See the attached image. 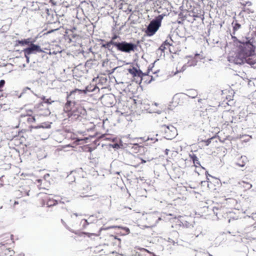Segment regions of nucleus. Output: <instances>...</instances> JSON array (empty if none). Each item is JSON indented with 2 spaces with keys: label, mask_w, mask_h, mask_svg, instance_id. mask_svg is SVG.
Returning a JSON list of instances; mask_svg holds the SVG:
<instances>
[{
  "label": "nucleus",
  "mask_w": 256,
  "mask_h": 256,
  "mask_svg": "<svg viewBox=\"0 0 256 256\" xmlns=\"http://www.w3.org/2000/svg\"><path fill=\"white\" fill-rule=\"evenodd\" d=\"M81 224H82V233L88 236H97L98 234L96 232H99L103 230L116 228L111 225L106 226L107 220L104 217L96 220L94 222H92L90 218H89L88 220H82Z\"/></svg>",
  "instance_id": "1"
},
{
  "label": "nucleus",
  "mask_w": 256,
  "mask_h": 256,
  "mask_svg": "<svg viewBox=\"0 0 256 256\" xmlns=\"http://www.w3.org/2000/svg\"><path fill=\"white\" fill-rule=\"evenodd\" d=\"M238 50L246 57L255 52L256 46L254 45V39L250 38H243L240 42Z\"/></svg>",
  "instance_id": "2"
},
{
  "label": "nucleus",
  "mask_w": 256,
  "mask_h": 256,
  "mask_svg": "<svg viewBox=\"0 0 256 256\" xmlns=\"http://www.w3.org/2000/svg\"><path fill=\"white\" fill-rule=\"evenodd\" d=\"M167 216H173L174 218L181 217V216L175 214H166V213L160 214L158 212H154L146 214V218L148 220V222L150 224V226H156L158 221L161 220L162 218H165Z\"/></svg>",
  "instance_id": "3"
},
{
  "label": "nucleus",
  "mask_w": 256,
  "mask_h": 256,
  "mask_svg": "<svg viewBox=\"0 0 256 256\" xmlns=\"http://www.w3.org/2000/svg\"><path fill=\"white\" fill-rule=\"evenodd\" d=\"M163 18V14H160L150 22L146 31L148 36H153L158 31L161 26L162 20Z\"/></svg>",
  "instance_id": "4"
},
{
  "label": "nucleus",
  "mask_w": 256,
  "mask_h": 256,
  "mask_svg": "<svg viewBox=\"0 0 256 256\" xmlns=\"http://www.w3.org/2000/svg\"><path fill=\"white\" fill-rule=\"evenodd\" d=\"M38 196L39 202L42 207L48 208L61 204L60 202H58L57 200L51 198L46 194H40Z\"/></svg>",
  "instance_id": "5"
},
{
  "label": "nucleus",
  "mask_w": 256,
  "mask_h": 256,
  "mask_svg": "<svg viewBox=\"0 0 256 256\" xmlns=\"http://www.w3.org/2000/svg\"><path fill=\"white\" fill-rule=\"evenodd\" d=\"M161 132L163 134L164 137L167 140H172L177 135V130L172 125H162Z\"/></svg>",
  "instance_id": "6"
},
{
  "label": "nucleus",
  "mask_w": 256,
  "mask_h": 256,
  "mask_svg": "<svg viewBox=\"0 0 256 256\" xmlns=\"http://www.w3.org/2000/svg\"><path fill=\"white\" fill-rule=\"evenodd\" d=\"M120 244L121 240L116 235L107 233V234L104 237V245L119 247Z\"/></svg>",
  "instance_id": "7"
},
{
  "label": "nucleus",
  "mask_w": 256,
  "mask_h": 256,
  "mask_svg": "<svg viewBox=\"0 0 256 256\" xmlns=\"http://www.w3.org/2000/svg\"><path fill=\"white\" fill-rule=\"evenodd\" d=\"M246 56L238 50L228 57V60L235 64H242L245 62Z\"/></svg>",
  "instance_id": "8"
},
{
  "label": "nucleus",
  "mask_w": 256,
  "mask_h": 256,
  "mask_svg": "<svg viewBox=\"0 0 256 256\" xmlns=\"http://www.w3.org/2000/svg\"><path fill=\"white\" fill-rule=\"evenodd\" d=\"M136 47L137 46L134 44L122 41L119 42L117 50L122 52L130 53L131 52H134Z\"/></svg>",
  "instance_id": "9"
},
{
  "label": "nucleus",
  "mask_w": 256,
  "mask_h": 256,
  "mask_svg": "<svg viewBox=\"0 0 256 256\" xmlns=\"http://www.w3.org/2000/svg\"><path fill=\"white\" fill-rule=\"evenodd\" d=\"M82 128L85 129L88 132H92L94 128V124L86 118L81 117V134H82L83 136L87 135L86 134V130H83Z\"/></svg>",
  "instance_id": "10"
},
{
  "label": "nucleus",
  "mask_w": 256,
  "mask_h": 256,
  "mask_svg": "<svg viewBox=\"0 0 256 256\" xmlns=\"http://www.w3.org/2000/svg\"><path fill=\"white\" fill-rule=\"evenodd\" d=\"M24 53L25 57L26 58V60H28L29 57L28 56L32 54H35L36 52H44L40 48V46L34 44L32 42L30 44V46L24 48Z\"/></svg>",
  "instance_id": "11"
},
{
  "label": "nucleus",
  "mask_w": 256,
  "mask_h": 256,
  "mask_svg": "<svg viewBox=\"0 0 256 256\" xmlns=\"http://www.w3.org/2000/svg\"><path fill=\"white\" fill-rule=\"evenodd\" d=\"M0 242V248H8L7 246L14 243L13 236L10 234H5L1 236Z\"/></svg>",
  "instance_id": "12"
},
{
  "label": "nucleus",
  "mask_w": 256,
  "mask_h": 256,
  "mask_svg": "<svg viewBox=\"0 0 256 256\" xmlns=\"http://www.w3.org/2000/svg\"><path fill=\"white\" fill-rule=\"evenodd\" d=\"M32 111L30 110H27L26 114H22L20 116V122L26 120L28 123L31 124L36 121L35 116H32Z\"/></svg>",
  "instance_id": "13"
},
{
  "label": "nucleus",
  "mask_w": 256,
  "mask_h": 256,
  "mask_svg": "<svg viewBox=\"0 0 256 256\" xmlns=\"http://www.w3.org/2000/svg\"><path fill=\"white\" fill-rule=\"evenodd\" d=\"M98 87L94 84H88L85 86L83 89H81V98L85 96H91L92 92L95 90Z\"/></svg>",
  "instance_id": "14"
},
{
  "label": "nucleus",
  "mask_w": 256,
  "mask_h": 256,
  "mask_svg": "<svg viewBox=\"0 0 256 256\" xmlns=\"http://www.w3.org/2000/svg\"><path fill=\"white\" fill-rule=\"evenodd\" d=\"M178 96L180 98L182 99H186L187 97H189L192 98H195L198 95V92L194 89L187 90L186 93H180L179 94Z\"/></svg>",
  "instance_id": "15"
},
{
  "label": "nucleus",
  "mask_w": 256,
  "mask_h": 256,
  "mask_svg": "<svg viewBox=\"0 0 256 256\" xmlns=\"http://www.w3.org/2000/svg\"><path fill=\"white\" fill-rule=\"evenodd\" d=\"M128 71L134 77L138 76L140 78V81L142 80L144 72L140 69L138 70L136 68L132 67V68H128Z\"/></svg>",
  "instance_id": "16"
},
{
  "label": "nucleus",
  "mask_w": 256,
  "mask_h": 256,
  "mask_svg": "<svg viewBox=\"0 0 256 256\" xmlns=\"http://www.w3.org/2000/svg\"><path fill=\"white\" fill-rule=\"evenodd\" d=\"M14 254L15 252L10 248H0V256H14Z\"/></svg>",
  "instance_id": "17"
},
{
  "label": "nucleus",
  "mask_w": 256,
  "mask_h": 256,
  "mask_svg": "<svg viewBox=\"0 0 256 256\" xmlns=\"http://www.w3.org/2000/svg\"><path fill=\"white\" fill-rule=\"evenodd\" d=\"M118 232H116V234H120L122 235H126L128 234L130 232V230L128 228H122L118 227Z\"/></svg>",
  "instance_id": "18"
},
{
  "label": "nucleus",
  "mask_w": 256,
  "mask_h": 256,
  "mask_svg": "<svg viewBox=\"0 0 256 256\" xmlns=\"http://www.w3.org/2000/svg\"><path fill=\"white\" fill-rule=\"evenodd\" d=\"M190 158L192 160L194 164H198V166H200V162L198 160V157L196 156L195 154H190Z\"/></svg>",
  "instance_id": "19"
},
{
  "label": "nucleus",
  "mask_w": 256,
  "mask_h": 256,
  "mask_svg": "<svg viewBox=\"0 0 256 256\" xmlns=\"http://www.w3.org/2000/svg\"><path fill=\"white\" fill-rule=\"evenodd\" d=\"M93 252H95L96 254H98V256H102L103 255V249L102 248V247L101 246H98L95 247L94 248Z\"/></svg>",
  "instance_id": "20"
},
{
  "label": "nucleus",
  "mask_w": 256,
  "mask_h": 256,
  "mask_svg": "<svg viewBox=\"0 0 256 256\" xmlns=\"http://www.w3.org/2000/svg\"><path fill=\"white\" fill-rule=\"evenodd\" d=\"M17 42L21 46H24V44H30L32 43V42L30 41V38H28L21 40H19L17 41Z\"/></svg>",
  "instance_id": "21"
},
{
  "label": "nucleus",
  "mask_w": 256,
  "mask_h": 256,
  "mask_svg": "<svg viewBox=\"0 0 256 256\" xmlns=\"http://www.w3.org/2000/svg\"><path fill=\"white\" fill-rule=\"evenodd\" d=\"M50 126V125L48 124H46L45 123H44V124H42L40 125H38L37 126H30V130H32V128H48Z\"/></svg>",
  "instance_id": "22"
},
{
  "label": "nucleus",
  "mask_w": 256,
  "mask_h": 256,
  "mask_svg": "<svg viewBox=\"0 0 256 256\" xmlns=\"http://www.w3.org/2000/svg\"><path fill=\"white\" fill-rule=\"evenodd\" d=\"M94 137V134H88V136H85L84 138L81 137L80 140L81 142H84L85 143L88 142V140L90 139L93 138Z\"/></svg>",
  "instance_id": "23"
},
{
  "label": "nucleus",
  "mask_w": 256,
  "mask_h": 256,
  "mask_svg": "<svg viewBox=\"0 0 256 256\" xmlns=\"http://www.w3.org/2000/svg\"><path fill=\"white\" fill-rule=\"evenodd\" d=\"M240 160L242 161V164H239V166L240 167L244 166L246 163L248 162V158L244 156H241Z\"/></svg>",
  "instance_id": "24"
},
{
  "label": "nucleus",
  "mask_w": 256,
  "mask_h": 256,
  "mask_svg": "<svg viewBox=\"0 0 256 256\" xmlns=\"http://www.w3.org/2000/svg\"><path fill=\"white\" fill-rule=\"evenodd\" d=\"M168 36L170 38V41H168V40H166L164 42L163 44L166 45H168L170 46H172V42H174V40L172 38V36L170 34H169Z\"/></svg>",
  "instance_id": "25"
},
{
  "label": "nucleus",
  "mask_w": 256,
  "mask_h": 256,
  "mask_svg": "<svg viewBox=\"0 0 256 256\" xmlns=\"http://www.w3.org/2000/svg\"><path fill=\"white\" fill-rule=\"evenodd\" d=\"M232 24H234L233 26V30H234V32H233V34H235V32L238 30H239L240 27H241V25L238 23L236 22L234 24V22L232 23Z\"/></svg>",
  "instance_id": "26"
},
{
  "label": "nucleus",
  "mask_w": 256,
  "mask_h": 256,
  "mask_svg": "<svg viewBox=\"0 0 256 256\" xmlns=\"http://www.w3.org/2000/svg\"><path fill=\"white\" fill-rule=\"evenodd\" d=\"M108 42L110 46L112 45H113L114 46H116V48L118 49V46L120 42H115L114 40L111 39V40L110 42Z\"/></svg>",
  "instance_id": "27"
},
{
  "label": "nucleus",
  "mask_w": 256,
  "mask_h": 256,
  "mask_svg": "<svg viewBox=\"0 0 256 256\" xmlns=\"http://www.w3.org/2000/svg\"><path fill=\"white\" fill-rule=\"evenodd\" d=\"M102 47L108 48V50L110 51L112 50V48L110 46L108 42H106V44H102Z\"/></svg>",
  "instance_id": "28"
},
{
  "label": "nucleus",
  "mask_w": 256,
  "mask_h": 256,
  "mask_svg": "<svg viewBox=\"0 0 256 256\" xmlns=\"http://www.w3.org/2000/svg\"><path fill=\"white\" fill-rule=\"evenodd\" d=\"M166 49L165 45L163 44L160 46V47L157 50L156 52H158L160 51L162 52H164V50Z\"/></svg>",
  "instance_id": "29"
},
{
  "label": "nucleus",
  "mask_w": 256,
  "mask_h": 256,
  "mask_svg": "<svg viewBox=\"0 0 256 256\" xmlns=\"http://www.w3.org/2000/svg\"><path fill=\"white\" fill-rule=\"evenodd\" d=\"M186 65L184 64L182 66V67L181 68L180 70H176V71L175 72L174 74H176L180 72H183L184 71L186 70ZM176 69H178V68H176Z\"/></svg>",
  "instance_id": "30"
},
{
  "label": "nucleus",
  "mask_w": 256,
  "mask_h": 256,
  "mask_svg": "<svg viewBox=\"0 0 256 256\" xmlns=\"http://www.w3.org/2000/svg\"><path fill=\"white\" fill-rule=\"evenodd\" d=\"M5 80H0V92H2L3 91L2 88H4V84H5Z\"/></svg>",
  "instance_id": "31"
},
{
  "label": "nucleus",
  "mask_w": 256,
  "mask_h": 256,
  "mask_svg": "<svg viewBox=\"0 0 256 256\" xmlns=\"http://www.w3.org/2000/svg\"><path fill=\"white\" fill-rule=\"evenodd\" d=\"M91 190V187L90 186V185H88V184H86V186H84L83 187V190H84V192L83 193H84L86 192H88V190Z\"/></svg>",
  "instance_id": "32"
},
{
  "label": "nucleus",
  "mask_w": 256,
  "mask_h": 256,
  "mask_svg": "<svg viewBox=\"0 0 256 256\" xmlns=\"http://www.w3.org/2000/svg\"><path fill=\"white\" fill-rule=\"evenodd\" d=\"M212 139V138H208L207 140H202V142H204L206 144V146H208L211 142Z\"/></svg>",
  "instance_id": "33"
},
{
  "label": "nucleus",
  "mask_w": 256,
  "mask_h": 256,
  "mask_svg": "<svg viewBox=\"0 0 256 256\" xmlns=\"http://www.w3.org/2000/svg\"><path fill=\"white\" fill-rule=\"evenodd\" d=\"M150 113H158L160 114L161 113V111L160 110H150L148 111Z\"/></svg>",
  "instance_id": "34"
},
{
  "label": "nucleus",
  "mask_w": 256,
  "mask_h": 256,
  "mask_svg": "<svg viewBox=\"0 0 256 256\" xmlns=\"http://www.w3.org/2000/svg\"><path fill=\"white\" fill-rule=\"evenodd\" d=\"M43 100L44 101V102H46V103H48V104H51V102L50 101V99H48V98H46L45 97H44L42 98Z\"/></svg>",
  "instance_id": "35"
},
{
  "label": "nucleus",
  "mask_w": 256,
  "mask_h": 256,
  "mask_svg": "<svg viewBox=\"0 0 256 256\" xmlns=\"http://www.w3.org/2000/svg\"><path fill=\"white\" fill-rule=\"evenodd\" d=\"M72 34H71L72 35V38H76V37H77L78 38V35H77L76 34H75L74 32V31L72 30Z\"/></svg>",
  "instance_id": "36"
},
{
  "label": "nucleus",
  "mask_w": 256,
  "mask_h": 256,
  "mask_svg": "<svg viewBox=\"0 0 256 256\" xmlns=\"http://www.w3.org/2000/svg\"><path fill=\"white\" fill-rule=\"evenodd\" d=\"M81 48H82V49L81 50L80 52L83 54L84 57H86V56L84 54L85 52L84 50V48H83V44L82 43L81 44Z\"/></svg>",
  "instance_id": "37"
},
{
  "label": "nucleus",
  "mask_w": 256,
  "mask_h": 256,
  "mask_svg": "<svg viewBox=\"0 0 256 256\" xmlns=\"http://www.w3.org/2000/svg\"><path fill=\"white\" fill-rule=\"evenodd\" d=\"M111 146H112V147L113 148H120V146L118 144H110Z\"/></svg>",
  "instance_id": "38"
},
{
  "label": "nucleus",
  "mask_w": 256,
  "mask_h": 256,
  "mask_svg": "<svg viewBox=\"0 0 256 256\" xmlns=\"http://www.w3.org/2000/svg\"><path fill=\"white\" fill-rule=\"evenodd\" d=\"M242 183H244V184H246L249 185V187L248 188V189H250V188H252V184H249L248 182H246L244 181H242Z\"/></svg>",
  "instance_id": "39"
},
{
  "label": "nucleus",
  "mask_w": 256,
  "mask_h": 256,
  "mask_svg": "<svg viewBox=\"0 0 256 256\" xmlns=\"http://www.w3.org/2000/svg\"><path fill=\"white\" fill-rule=\"evenodd\" d=\"M141 252H149V251L145 248H142L140 249Z\"/></svg>",
  "instance_id": "40"
},
{
  "label": "nucleus",
  "mask_w": 256,
  "mask_h": 256,
  "mask_svg": "<svg viewBox=\"0 0 256 256\" xmlns=\"http://www.w3.org/2000/svg\"><path fill=\"white\" fill-rule=\"evenodd\" d=\"M86 112V111L84 108H82V109L81 108V112H80L81 114L84 115Z\"/></svg>",
  "instance_id": "41"
},
{
  "label": "nucleus",
  "mask_w": 256,
  "mask_h": 256,
  "mask_svg": "<svg viewBox=\"0 0 256 256\" xmlns=\"http://www.w3.org/2000/svg\"><path fill=\"white\" fill-rule=\"evenodd\" d=\"M204 100H205V99L200 98L198 100V102L200 103H202V102L204 101Z\"/></svg>",
  "instance_id": "42"
},
{
  "label": "nucleus",
  "mask_w": 256,
  "mask_h": 256,
  "mask_svg": "<svg viewBox=\"0 0 256 256\" xmlns=\"http://www.w3.org/2000/svg\"><path fill=\"white\" fill-rule=\"evenodd\" d=\"M118 36L116 35V34H114L112 38V40H115L116 38H118Z\"/></svg>",
  "instance_id": "43"
},
{
  "label": "nucleus",
  "mask_w": 256,
  "mask_h": 256,
  "mask_svg": "<svg viewBox=\"0 0 256 256\" xmlns=\"http://www.w3.org/2000/svg\"><path fill=\"white\" fill-rule=\"evenodd\" d=\"M84 40L85 43H87V42L90 43V40L89 38L84 39Z\"/></svg>",
  "instance_id": "44"
},
{
  "label": "nucleus",
  "mask_w": 256,
  "mask_h": 256,
  "mask_svg": "<svg viewBox=\"0 0 256 256\" xmlns=\"http://www.w3.org/2000/svg\"><path fill=\"white\" fill-rule=\"evenodd\" d=\"M140 159L141 160L142 162L141 163L142 164H144V163H146V160H144V159L142 158H140Z\"/></svg>",
  "instance_id": "45"
},
{
  "label": "nucleus",
  "mask_w": 256,
  "mask_h": 256,
  "mask_svg": "<svg viewBox=\"0 0 256 256\" xmlns=\"http://www.w3.org/2000/svg\"><path fill=\"white\" fill-rule=\"evenodd\" d=\"M14 256H24V254H15Z\"/></svg>",
  "instance_id": "46"
},
{
  "label": "nucleus",
  "mask_w": 256,
  "mask_h": 256,
  "mask_svg": "<svg viewBox=\"0 0 256 256\" xmlns=\"http://www.w3.org/2000/svg\"><path fill=\"white\" fill-rule=\"evenodd\" d=\"M170 150L168 148L166 149L165 150V154L168 155V152H169Z\"/></svg>",
  "instance_id": "47"
},
{
  "label": "nucleus",
  "mask_w": 256,
  "mask_h": 256,
  "mask_svg": "<svg viewBox=\"0 0 256 256\" xmlns=\"http://www.w3.org/2000/svg\"><path fill=\"white\" fill-rule=\"evenodd\" d=\"M239 164H242V161H240V160L236 163V164L238 166H239Z\"/></svg>",
  "instance_id": "48"
},
{
  "label": "nucleus",
  "mask_w": 256,
  "mask_h": 256,
  "mask_svg": "<svg viewBox=\"0 0 256 256\" xmlns=\"http://www.w3.org/2000/svg\"><path fill=\"white\" fill-rule=\"evenodd\" d=\"M14 206H15L16 204H19L20 202H19V201H14Z\"/></svg>",
  "instance_id": "49"
},
{
  "label": "nucleus",
  "mask_w": 256,
  "mask_h": 256,
  "mask_svg": "<svg viewBox=\"0 0 256 256\" xmlns=\"http://www.w3.org/2000/svg\"><path fill=\"white\" fill-rule=\"evenodd\" d=\"M158 106V104L156 102L152 103V107L154 106Z\"/></svg>",
  "instance_id": "50"
},
{
  "label": "nucleus",
  "mask_w": 256,
  "mask_h": 256,
  "mask_svg": "<svg viewBox=\"0 0 256 256\" xmlns=\"http://www.w3.org/2000/svg\"><path fill=\"white\" fill-rule=\"evenodd\" d=\"M252 218H256V214L252 213Z\"/></svg>",
  "instance_id": "51"
},
{
  "label": "nucleus",
  "mask_w": 256,
  "mask_h": 256,
  "mask_svg": "<svg viewBox=\"0 0 256 256\" xmlns=\"http://www.w3.org/2000/svg\"><path fill=\"white\" fill-rule=\"evenodd\" d=\"M152 69V67H150V66H149V67L148 68V72H150V71Z\"/></svg>",
  "instance_id": "52"
},
{
  "label": "nucleus",
  "mask_w": 256,
  "mask_h": 256,
  "mask_svg": "<svg viewBox=\"0 0 256 256\" xmlns=\"http://www.w3.org/2000/svg\"><path fill=\"white\" fill-rule=\"evenodd\" d=\"M206 183H208V181H202V184H205Z\"/></svg>",
  "instance_id": "53"
},
{
  "label": "nucleus",
  "mask_w": 256,
  "mask_h": 256,
  "mask_svg": "<svg viewBox=\"0 0 256 256\" xmlns=\"http://www.w3.org/2000/svg\"><path fill=\"white\" fill-rule=\"evenodd\" d=\"M140 256V253L138 252H136V254L134 256Z\"/></svg>",
  "instance_id": "54"
},
{
  "label": "nucleus",
  "mask_w": 256,
  "mask_h": 256,
  "mask_svg": "<svg viewBox=\"0 0 256 256\" xmlns=\"http://www.w3.org/2000/svg\"><path fill=\"white\" fill-rule=\"evenodd\" d=\"M92 48L91 47H89L87 48L86 50H88L89 52L91 51Z\"/></svg>",
  "instance_id": "55"
},
{
  "label": "nucleus",
  "mask_w": 256,
  "mask_h": 256,
  "mask_svg": "<svg viewBox=\"0 0 256 256\" xmlns=\"http://www.w3.org/2000/svg\"><path fill=\"white\" fill-rule=\"evenodd\" d=\"M153 80L152 76L150 80L148 82V83H150Z\"/></svg>",
  "instance_id": "56"
},
{
  "label": "nucleus",
  "mask_w": 256,
  "mask_h": 256,
  "mask_svg": "<svg viewBox=\"0 0 256 256\" xmlns=\"http://www.w3.org/2000/svg\"><path fill=\"white\" fill-rule=\"evenodd\" d=\"M148 74L147 73H144V76H148Z\"/></svg>",
  "instance_id": "57"
},
{
  "label": "nucleus",
  "mask_w": 256,
  "mask_h": 256,
  "mask_svg": "<svg viewBox=\"0 0 256 256\" xmlns=\"http://www.w3.org/2000/svg\"><path fill=\"white\" fill-rule=\"evenodd\" d=\"M254 34L256 36V28L255 30L254 31Z\"/></svg>",
  "instance_id": "58"
},
{
  "label": "nucleus",
  "mask_w": 256,
  "mask_h": 256,
  "mask_svg": "<svg viewBox=\"0 0 256 256\" xmlns=\"http://www.w3.org/2000/svg\"><path fill=\"white\" fill-rule=\"evenodd\" d=\"M36 181H38V182H40L41 181V180H37Z\"/></svg>",
  "instance_id": "59"
},
{
  "label": "nucleus",
  "mask_w": 256,
  "mask_h": 256,
  "mask_svg": "<svg viewBox=\"0 0 256 256\" xmlns=\"http://www.w3.org/2000/svg\"><path fill=\"white\" fill-rule=\"evenodd\" d=\"M84 196V197H85V196ZM82 196H81V197H82Z\"/></svg>",
  "instance_id": "60"
}]
</instances>
